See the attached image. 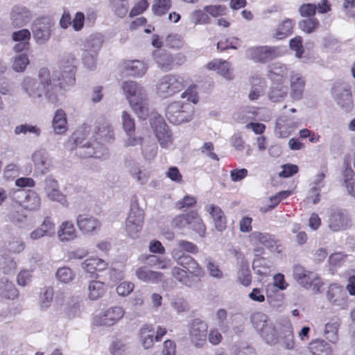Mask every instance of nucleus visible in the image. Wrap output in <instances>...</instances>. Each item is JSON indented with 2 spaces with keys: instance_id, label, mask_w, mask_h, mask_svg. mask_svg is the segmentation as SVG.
<instances>
[{
  "instance_id": "obj_35",
  "label": "nucleus",
  "mask_w": 355,
  "mask_h": 355,
  "mask_svg": "<svg viewBox=\"0 0 355 355\" xmlns=\"http://www.w3.org/2000/svg\"><path fill=\"white\" fill-rule=\"evenodd\" d=\"M108 264L106 261L97 257L87 259L81 263L82 268L91 275H94L96 272L105 270Z\"/></svg>"
},
{
  "instance_id": "obj_27",
  "label": "nucleus",
  "mask_w": 355,
  "mask_h": 355,
  "mask_svg": "<svg viewBox=\"0 0 355 355\" xmlns=\"http://www.w3.org/2000/svg\"><path fill=\"white\" fill-rule=\"evenodd\" d=\"M289 73L287 65L275 62L268 66V76L272 83H284Z\"/></svg>"
},
{
  "instance_id": "obj_52",
  "label": "nucleus",
  "mask_w": 355,
  "mask_h": 355,
  "mask_svg": "<svg viewBox=\"0 0 355 355\" xmlns=\"http://www.w3.org/2000/svg\"><path fill=\"white\" fill-rule=\"evenodd\" d=\"M0 268L5 274L13 273L17 268V263L10 256L6 253H1Z\"/></svg>"
},
{
  "instance_id": "obj_51",
  "label": "nucleus",
  "mask_w": 355,
  "mask_h": 355,
  "mask_svg": "<svg viewBox=\"0 0 355 355\" xmlns=\"http://www.w3.org/2000/svg\"><path fill=\"white\" fill-rule=\"evenodd\" d=\"M112 12L118 17L123 18L128 12V0H108Z\"/></svg>"
},
{
  "instance_id": "obj_30",
  "label": "nucleus",
  "mask_w": 355,
  "mask_h": 355,
  "mask_svg": "<svg viewBox=\"0 0 355 355\" xmlns=\"http://www.w3.org/2000/svg\"><path fill=\"white\" fill-rule=\"evenodd\" d=\"M32 160L35 170L42 175L46 173L51 167V160L47 153L44 150L35 152L32 155Z\"/></svg>"
},
{
  "instance_id": "obj_33",
  "label": "nucleus",
  "mask_w": 355,
  "mask_h": 355,
  "mask_svg": "<svg viewBox=\"0 0 355 355\" xmlns=\"http://www.w3.org/2000/svg\"><path fill=\"white\" fill-rule=\"evenodd\" d=\"M153 57L158 67L164 71L172 70V54L164 49H157L153 51Z\"/></svg>"
},
{
  "instance_id": "obj_55",
  "label": "nucleus",
  "mask_w": 355,
  "mask_h": 355,
  "mask_svg": "<svg viewBox=\"0 0 355 355\" xmlns=\"http://www.w3.org/2000/svg\"><path fill=\"white\" fill-rule=\"evenodd\" d=\"M171 7V0H154L152 11L157 16L165 15Z\"/></svg>"
},
{
  "instance_id": "obj_26",
  "label": "nucleus",
  "mask_w": 355,
  "mask_h": 355,
  "mask_svg": "<svg viewBox=\"0 0 355 355\" xmlns=\"http://www.w3.org/2000/svg\"><path fill=\"white\" fill-rule=\"evenodd\" d=\"M49 83L50 84L46 87L44 95L50 103H56L60 100L61 89L68 85L62 79L56 80L52 79L51 77H50Z\"/></svg>"
},
{
  "instance_id": "obj_36",
  "label": "nucleus",
  "mask_w": 355,
  "mask_h": 355,
  "mask_svg": "<svg viewBox=\"0 0 355 355\" xmlns=\"http://www.w3.org/2000/svg\"><path fill=\"white\" fill-rule=\"evenodd\" d=\"M341 321L338 316H333L325 324L324 335L331 343L338 340V333Z\"/></svg>"
},
{
  "instance_id": "obj_56",
  "label": "nucleus",
  "mask_w": 355,
  "mask_h": 355,
  "mask_svg": "<svg viewBox=\"0 0 355 355\" xmlns=\"http://www.w3.org/2000/svg\"><path fill=\"white\" fill-rule=\"evenodd\" d=\"M8 218L13 224L19 225L26 220L27 216L24 213L22 209L12 208L8 214Z\"/></svg>"
},
{
  "instance_id": "obj_13",
  "label": "nucleus",
  "mask_w": 355,
  "mask_h": 355,
  "mask_svg": "<svg viewBox=\"0 0 355 355\" xmlns=\"http://www.w3.org/2000/svg\"><path fill=\"white\" fill-rule=\"evenodd\" d=\"M53 21L49 17H42L35 21L32 32L33 38L39 44H45L51 37Z\"/></svg>"
},
{
  "instance_id": "obj_21",
  "label": "nucleus",
  "mask_w": 355,
  "mask_h": 355,
  "mask_svg": "<svg viewBox=\"0 0 355 355\" xmlns=\"http://www.w3.org/2000/svg\"><path fill=\"white\" fill-rule=\"evenodd\" d=\"M279 343L285 349L292 350L295 348L293 327L289 320L283 321V326L279 334Z\"/></svg>"
},
{
  "instance_id": "obj_50",
  "label": "nucleus",
  "mask_w": 355,
  "mask_h": 355,
  "mask_svg": "<svg viewBox=\"0 0 355 355\" xmlns=\"http://www.w3.org/2000/svg\"><path fill=\"white\" fill-rule=\"evenodd\" d=\"M205 263L207 270L211 277L217 279H221L224 277V273L220 268L218 263L212 258L209 257L205 258Z\"/></svg>"
},
{
  "instance_id": "obj_48",
  "label": "nucleus",
  "mask_w": 355,
  "mask_h": 355,
  "mask_svg": "<svg viewBox=\"0 0 355 355\" xmlns=\"http://www.w3.org/2000/svg\"><path fill=\"white\" fill-rule=\"evenodd\" d=\"M145 259L148 265L157 267L158 269H167L171 266V259L166 257H159L156 255L150 254L146 256Z\"/></svg>"
},
{
  "instance_id": "obj_40",
  "label": "nucleus",
  "mask_w": 355,
  "mask_h": 355,
  "mask_svg": "<svg viewBox=\"0 0 355 355\" xmlns=\"http://www.w3.org/2000/svg\"><path fill=\"white\" fill-rule=\"evenodd\" d=\"M0 295L8 300H15L19 295L17 289L6 277L0 279Z\"/></svg>"
},
{
  "instance_id": "obj_20",
  "label": "nucleus",
  "mask_w": 355,
  "mask_h": 355,
  "mask_svg": "<svg viewBox=\"0 0 355 355\" xmlns=\"http://www.w3.org/2000/svg\"><path fill=\"white\" fill-rule=\"evenodd\" d=\"M125 166L130 176L139 184L147 183L150 178V173L146 170L142 169L139 164L134 159H126Z\"/></svg>"
},
{
  "instance_id": "obj_49",
  "label": "nucleus",
  "mask_w": 355,
  "mask_h": 355,
  "mask_svg": "<svg viewBox=\"0 0 355 355\" xmlns=\"http://www.w3.org/2000/svg\"><path fill=\"white\" fill-rule=\"evenodd\" d=\"M336 99L338 104L345 110L349 111L353 105L352 96L349 89H343L340 94L336 95Z\"/></svg>"
},
{
  "instance_id": "obj_43",
  "label": "nucleus",
  "mask_w": 355,
  "mask_h": 355,
  "mask_svg": "<svg viewBox=\"0 0 355 355\" xmlns=\"http://www.w3.org/2000/svg\"><path fill=\"white\" fill-rule=\"evenodd\" d=\"M106 292L104 282L101 281H90L88 285V297L91 300H97L102 297Z\"/></svg>"
},
{
  "instance_id": "obj_37",
  "label": "nucleus",
  "mask_w": 355,
  "mask_h": 355,
  "mask_svg": "<svg viewBox=\"0 0 355 355\" xmlns=\"http://www.w3.org/2000/svg\"><path fill=\"white\" fill-rule=\"evenodd\" d=\"M103 43V36L101 33L90 35L85 40L82 51L98 53Z\"/></svg>"
},
{
  "instance_id": "obj_16",
  "label": "nucleus",
  "mask_w": 355,
  "mask_h": 355,
  "mask_svg": "<svg viewBox=\"0 0 355 355\" xmlns=\"http://www.w3.org/2000/svg\"><path fill=\"white\" fill-rule=\"evenodd\" d=\"M44 191L46 197L53 202H58L64 207L69 206V202L59 187L58 182L51 176H48L44 180Z\"/></svg>"
},
{
  "instance_id": "obj_41",
  "label": "nucleus",
  "mask_w": 355,
  "mask_h": 355,
  "mask_svg": "<svg viewBox=\"0 0 355 355\" xmlns=\"http://www.w3.org/2000/svg\"><path fill=\"white\" fill-rule=\"evenodd\" d=\"M155 330L151 324L144 325L139 331V338L145 349H150L153 346Z\"/></svg>"
},
{
  "instance_id": "obj_24",
  "label": "nucleus",
  "mask_w": 355,
  "mask_h": 355,
  "mask_svg": "<svg viewBox=\"0 0 355 355\" xmlns=\"http://www.w3.org/2000/svg\"><path fill=\"white\" fill-rule=\"evenodd\" d=\"M328 301L334 306L345 309L347 306V295L343 290L342 286L338 284H331L327 292Z\"/></svg>"
},
{
  "instance_id": "obj_15",
  "label": "nucleus",
  "mask_w": 355,
  "mask_h": 355,
  "mask_svg": "<svg viewBox=\"0 0 355 355\" xmlns=\"http://www.w3.org/2000/svg\"><path fill=\"white\" fill-rule=\"evenodd\" d=\"M76 223L78 230L84 235H94L101 228V220L94 216L89 214H79L76 219Z\"/></svg>"
},
{
  "instance_id": "obj_10",
  "label": "nucleus",
  "mask_w": 355,
  "mask_h": 355,
  "mask_svg": "<svg viewBox=\"0 0 355 355\" xmlns=\"http://www.w3.org/2000/svg\"><path fill=\"white\" fill-rule=\"evenodd\" d=\"M144 211L137 203L132 204L125 222V231L129 237L137 239L142 229Z\"/></svg>"
},
{
  "instance_id": "obj_53",
  "label": "nucleus",
  "mask_w": 355,
  "mask_h": 355,
  "mask_svg": "<svg viewBox=\"0 0 355 355\" xmlns=\"http://www.w3.org/2000/svg\"><path fill=\"white\" fill-rule=\"evenodd\" d=\"M294 22L292 19H287L284 20L277 27L276 30V37L277 39H283L292 33Z\"/></svg>"
},
{
  "instance_id": "obj_6",
  "label": "nucleus",
  "mask_w": 355,
  "mask_h": 355,
  "mask_svg": "<svg viewBox=\"0 0 355 355\" xmlns=\"http://www.w3.org/2000/svg\"><path fill=\"white\" fill-rule=\"evenodd\" d=\"M293 277L296 282L306 289H309L315 293L321 292L323 282L315 272L306 270L300 265L293 267Z\"/></svg>"
},
{
  "instance_id": "obj_38",
  "label": "nucleus",
  "mask_w": 355,
  "mask_h": 355,
  "mask_svg": "<svg viewBox=\"0 0 355 355\" xmlns=\"http://www.w3.org/2000/svg\"><path fill=\"white\" fill-rule=\"evenodd\" d=\"M308 349L312 355H333L330 344L322 339L312 340L309 344Z\"/></svg>"
},
{
  "instance_id": "obj_47",
  "label": "nucleus",
  "mask_w": 355,
  "mask_h": 355,
  "mask_svg": "<svg viewBox=\"0 0 355 355\" xmlns=\"http://www.w3.org/2000/svg\"><path fill=\"white\" fill-rule=\"evenodd\" d=\"M189 216L191 217V222L189 225L192 228L200 237H205L206 234V227L202 220L198 216L197 212L191 211L189 212Z\"/></svg>"
},
{
  "instance_id": "obj_25",
  "label": "nucleus",
  "mask_w": 355,
  "mask_h": 355,
  "mask_svg": "<svg viewBox=\"0 0 355 355\" xmlns=\"http://www.w3.org/2000/svg\"><path fill=\"white\" fill-rule=\"evenodd\" d=\"M306 85L305 78L299 73L293 72L290 78V95L293 100L300 101L303 97Z\"/></svg>"
},
{
  "instance_id": "obj_45",
  "label": "nucleus",
  "mask_w": 355,
  "mask_h": 355,
  "mask_svg": "<svg viewBox=\"0 0 355 355\" xmlns=\"http://www.w3.org/2000/svg\"><path fill=\"white\" fill-rule=\"evenodd\" d=\"M171 276L182 284L191 287L193 285V279L189 272L183 268L175 266L171 270Z\"/></svg>"
},
{
  "instance_id": "obj_22",
  "label": "nucleus",
  "mask_w": 355,
  "mask_h": 355,
  "mask_svg": "<svg viewBox=\"0 0 355 355\" xmlns=\"http://www.w3.org/2000/svg\"><path fill=\"white\" fill-rule=\"evenodd\" d=\"M349 225L348 216L341 209H332L329 219V227L334 232L345 230Z\"/></svg>"
},
{
  "instance_id": "obj_57",
  "label": "nucleus",
  "mask_w": 355,
  "mask_h": 355,
  "mask_svg": "<svg viewBox=\"0 0 355 355\" xmlns=\"http://www.w3.org/2000/svg\"><path fill=\"white\" fill-rule=\"evenodd\" d=\"M40 230L45 234L46 237H53L55 234V227L53 220L46 216L44 218L42 224L39 226Z\"/></svg>"
},
{
  "instance_id": "obj_46",
  "label": "nucleus",
  "mask_w": 355,
  "mask_h": 355,
  "mask_svg": "<svg viewBox=\"0 0 355 355\" xmlns=\"http://www.w3.org/2000/svg\"><path fill=\"white\" fill-rule=\"evenodd\" d=\"M238 280L244 286H248L252 282V277L248 263L242 260L238 271Z\"/></svg>"
},
{
  "instance_id": "obj_7",
  "label": "nucleus",
  "mask_w": 355,
  "mask_h": 355,
  "mask_svg": "<svg viewBox=\"0 0 355 355\" xmlns=\"http://www.w3.org/2000/svg\"><path fill=\"white\" fill-rule=\"evenodd\" d=\"M185 83L182 76L174 74L165 75L157 84V93L163 98L172 96L185 87Z\"/></svg>"
},
{
  "instance_id": "obj_58",
  "label": "nucleus",
  "mask_w": 355,
  "mask_h": 355,
  "mask_svg": "<svg viewBox=\"0 0 355 355\" xmlns=\"http://www.w3.org/2000/svg\"><path fill=\"white\" fill-rule=\"evenodd\" d=\"M56 277L61 282L69 283L74 279L75 274L69 267H62L58 269Z\"/></svg>"
},
{
  "instance_id": "obj_12",
  "label": "nucleus",
  "mask_w": 355,
  "mask_h": 355,
  "mask_svg": "<svg viewBox=\"0 0 355 355\" xmlns=\"http://www.w3.org/2000/svg\"><path fill=\"white\" fill-rule=\"evenodd\" d=\"M76 62L75 55L71 53H64L61 58L60 74L58 73H55V74L58 76V77H61V79L67 85H73L75 83Z\"/></svg>"
},
{
  "instance_id": "obj_14",
  "label": "nucleus",
  "mask_w": 355,
  "mask_h": 355,
  "mask_svg": "<svg viewBox=\"0 0 355 355\" xmlns=\"http://www.w3.org/2000/svg\"><path fill=\"white\" fill-rule=\"evenodd\" d=\"M123 309L119 306L109 308L94 318L93 323L96 326L110 327L117 323L124 315Z\"/></svg>"
},
{
  "instance_id": "obj_11",
  "label": "nucleus",
  "mask_w": 355,
  "mask_h": 355,
  "mask_svg": "<svg viewBox=\"0 0 355 355\" xmlns=\"http://www.w3.org/2000/svg\"><path fill=\"white\" fill-rule=\"evenodd\" d=\"M282 54L279 47L270 46H254L246 51L248 58L261 63H266L281 56Z\"/></svg>"
},
{
  "instance_id": "obj_62",
  "label": "nucleus",
  "mask_w": 355,
  "mask_h": 355,
  "mask_svg": "<svg viewBox=\"0 0 355 355\" xmlns=\"http://www.w3.org/2000/svg\"><path fill=\"white\" fill-rule=\"evenodd\" d=\"M191 222V217L189 213L187 214L178 215L174 217L171 221V226L174 228L182 230Z\"/></svg>"
},
{
  "instance_id": "obj_34",
  "label": "nucleus",
  "mask_w": 355,
  "mask_h": 355,
  "mask_svg": "<svg viewBox=\"0 0 355 355\" xmlns=\"http://www.w3.org/2000/svg\"><path fill=\"white\" fill-rule=\"evenodd\" d=\"M52 128L55 134H64L67 129V117L65 111L62 109H58L53 117Z\"/></svg>"
},
{
  "instance_id": "obj_3",
  "label": "nucleus",
  "mask_w": 355,
  "mask_h": 355,
  "mask_svg": "<svg viewBox=\"0 0 355 355\" xmlns=\"http://www.w3.org/2000/svg\"><path fill=\"white\" fill-rule=\"evenodd\" d=\"M252 324L263 341L270 345L279 343V334L283 326V321L274 323L268 316L261 312H256L250 317Z\"/></svg>"
},
{
  "instance_id": "obj_54",
  "label": "nucleus",
  "mask_w": 355,
  "mask_h": 355,
  "mask_svg": "<svg viewBox=\"0 0 355 355\" xmlns=\"http://www.w3.org/2000/svg\"><path fill=\"white\" fill-rule=\"evenodd\" d=\"M29 63L28 55L21 53L13 58L12 68L16 72H23Z\"/></svg>"
},
{
  "instance_id": "obj_9",
  "label": "nucleus",
  "mask_w": 355,
  "mask_h": 355,
  "mask_svg": "<svg viewBox=\"0 0 355 355\" xmlns=\"http://www.w3.org/2000/svg\"><path fill=\"white\" fill-rule=\"evenodd\" d=\"M171 257L178 265L180 266L189 274L196 277H201L205 271L198 261L191 256L184 253L180 249H173Z\"/></svg>"
},
{
  "instance_id": "obj_31",
  "label": "nucleus",
  "mask_w": 355,
  "mask_h": 355,
  "mask_svg": "<svg viewBox=\"0 0 355 355\" xmlns=\"http://www.w3.org/2000/svg\"><path fill=\"white\" fill-rule=\"evenodd\" d=\"M135 275L139 280L149 284H158L164 278L162 272L149 270L144 266L137 268Z\"/></svg>"
},
{
  "instance_id": "obj_4",
  "label": "nucleus",
  "mask_w": 355,
  "mask_h": 355,
  "mask_svg": "<svg viewBox=\"0 0 355 355\" xmlns=\"http://www.w3.org/2000/svg\"><path fill=\"white\" fill-rule=\"evenodd\" d=\"M55 76L56 74L51 75L47 69H42L39 72V79L26 77L21 83V88L34 102H40L46 87L50 84V77Z\"/></svg>"
},
{
  "instance_id": "obj_5",
  "label": "nucleus",
  "mask_w": 355,
  "mask_h": 355,
  "mask_svg": "<svg viewBox=\"0 0 355 355\" xmlns=\"http://www.w3.org/2000/svg\"><path fill=\"white\" fill-rule=\"evenodd\" d=\"M193 114V107L191 103L174 101L167 106L165 116L171 123L180 125L191 121Z\"/></svg>"
},
{
  "instance_id": "obj_28",
  "label": "nucleus",
  "mask_w": 355,
  "mask_h": 355,
  "mask_svg": "<svg viewBox=\"0 0 355 355\" xmlns=\"http://www.w3.org/2000/svg\"><path fill=\"white\" fill-rule=\"evenodd\" d=\"M57 235L60 241L70 242L78 237V232L72 221L64 220L58 226Z\"/></svg>"
},
{
  "instance_id": "obj_60",
  "label": "nucleus",
  "mask_w": 355,
  "mask_h": 355,
  "mask_svg": "<svg viewBox=\"0 0 355 355\" xmlns=\"http://www.w3.org/2000/svg\"><path fill=\"white\" fill-rule=\"evenodd\" d=\"M300 28L306 33H311L315 31L318 26L319 21L317 19L311 17L302 20L299 23Z\"/></svg>"
},
{
  "instance_id": "obj_1",
  "label": "nucleus",
  "mask_w": 355,
  "mask_h": 355,
  "mask_svg": "<svg viewBox=\"0 0 355 355\" xmlns=\"http://www.w3.org/2000/svg\"><path fill=\"white\" fill-rule=\"evenodd\" d=\"M85 129L79 128L73 134L71 139L77 146L76 151L83 157H95L105 159L109 153L103 143L110 142L114 139V129L110 121L105 118H100L95 128L94 141L83 143Z\"/></svg>"
},
{
  "instance_id": "obj_29",
  "label": "nucleus",
  "mask_w": 355,
  "mask_h": 355,
  "mask_svg": "<svg viewBox=\"0 0 355 355\" xmlns=\"http://www.w3.org/2000/svg\"><path fill=\"white\" fill-rule=\"evenodd\" d=\"M207 68L209 70L215 71L216 73L225 79L232 80L233 78L232 68L230 62L219 59H215L207 64Z\"/></svg>"
},
{
  "instance_id": "obj_64",
  "label": "nucleus",
  "mask_w": 355,
  "mask_h": 355,
  "mask_svg": "<svg viewBox=\"0 0 355 355\" xmlns=\"http://www.w3.org/2000/svg\"><path fill=\"white\" fill-rule=\"evenodd\" d=\"M121 124L125 132L135 130L134 118L126 111H123L121 114Z\"/></svg>"
},
{
  "instance_id": "obj_32",
  "label": "nucleus",
  "mask_w": 355,
  "mask_h": 355,
  "mask_svg": "<svg viewBox=\"0 0 355 355\" xmlns=\"http://www.w3.org/2000/svg\"><path fill=\"white\" fill-rule=\"evenodd\" d=\"M298 127L297 122H290L286 117H280L277 120L275 133L280 138H286Z\"/></svg>"
},
{
  "instance_id": "obj_61",
  "label": "nucleus",
  "mask_w": 355,
  "mask_h": 355,
  "mask_svg": "<svg viewBox=\"0 0 355 355\" xmlns=\"http://www.w3.org/2000/svg\"><path fill=\"white\" fill-rule=\"evenodd\" d=\"M98 54L83 51V63L88 69L93 70L96 68Z\"/></svg>"
},
{
  "instance_id": "obj_19",
  "label": "nucleus",
  "mask_w": 355,
  "mask_h": 355,
  "mask_svg": "<svg viewBox=\"0 0 355 355\" xmlns=\"http://www.w3.org/2000/svg\"><path fill=\"white\" fill-rule=\"evenodd\" d=\"M31 10L21 5L14 6L10 12L11 24L15 28H20L26 25L32 19Z\"/></svg>"
},
{
  "instance_id": "obj_39",
  "label": "nucleus",
  "mask_w": 355,
  "mask_h": 355,
  "mask_svg": "<svg viewBox=\"0 0 355 355\" xmlns=\"http://www.w3.org/2000/svg\"><path fill=\"white\" fill-rule=\"evenodd\" d=\"M288 94L287 86L284 83H273L268 93L269 100L273 103H279L284 100Z\"/></svg>"
},
{
  "instance_id": "obj_23",
  "label": "nucleus",
  "mask_w": 355,
  "mask_h": 355,
  "mask_svg": "<svg viewBox=\"0 0 355 355\" xmlns=\"http://www.w3.org/2000/svg\"><path fill=\"white\" fill-rule=\"evenodd\" d=\"M205 211L211 217L214 227L218 232H223L227 228V218L220 207L214 204L207 205Z\"/></svg>"
},
{
  "instance_id": "obj_2",
  "label": "nucleus",
  "mask_w": 355,
  "mask_h": 355,
  "mask_svg": "<svg viewBox=\"0 0 355 355\" xmlns=\"http://www.w3.org/2000/svg\"><path fill=\"white\" fill-rule=\"evenodd\" d=\"M130 107L139 118L145 119L148 115V100L146 89L135 81H125L121 85Z\"/></svg>"
},
{
  "instance_id": "obj_17",
  "label": "nucleus",
  "mask_w": 355,
  "mask_h": 355,
  "mask_svg": "<svg viewBox=\"0 0 355 355\" xmlns=\"http://www.w3.org/2000/svg\"><path fill=\"white\" fill-rule=\"evenodd\" d=\"M207 329V324L199 319H196L192 322L189 328V336L195 347L200 348L205 345Z\"/></svg>"
},
{
  "instance_id": "obj_8",
  "label": "nucleus",
  "mask_w": 355,
  "mask_h": 355,
  "mask_svg": "<svg viewBox=\"0 0 355 355\" xmlns=\"http://www.w3.org/2000/svg\"><path fill=\"white\" fill-rule=\"evenodd\" d=\"M150 125L161 148H171L173 142V135L163 117L154 116L150 120Z\"/></svg>"
},
{
  "instance_id": "obj_18",
  "label": "nucleus",
  "mask_w": 355,
  "mask_h": 355,
  "mask_svg": "<svg viewBox=\"0 0 355 355\" xmlns=\"http://www.w3.org/2000/svg\"><path fill=\"white\" fill-rule=\"evenodd\" d=\"M250 241L253 245L261 244L269 249L272 253L279 254L282 247L275 236L268 234L254 232L250 235Z\"/></svg>"
},
{
  "instance_id": "obj_42",
  "label": "nucleus",
  "mask_w": 355,
  "mask_h": 355,
  "mask_svg": "<svg viewBox=\"0 0 355 355\" xmlns=\"http://www.w3.org/2000/svg\"><path fill=\"white\" fill-rule=\"evenodd\" d=\"M41 198L39 194L33 190H29L23 200L24 208L29 211H37L41 207Z\"/></svg>"
},
{
  "instance_id": "obj_63",
  "label": "nucleus",
  "mask_w": 355,
  "mask_h": 355,
  "mask_svg": "<svg viewBox=\"0 0 355 355\" xmlns=\"http://www.w3.org/2000/svg\"><path fill=\"white\" fill-rule=\"evenodd\" d=\"M344 184L347 193L355 197V175L352 171H346L345 174Z\"/></svg>"
},
{
  "instance_id": "obj_59",
  "label": "nucleus",
  "mask_w": 355,
  "mask_h": 355,
  "mask_svg": "<svg viewBox=\"0 0 355 355\" xmlns=\"http://www.w3.org/2000/svg\"><path fill=\"white\" fill-rule=\"evenodd\" d=\"M126 137L123 140V146L125 147H133L141 144L143 137L137 135L135 130L125 132Z\"/></svg>"
},
{
  "instance_id": "obj_44",
  "label": "nucleus",
  "mask_w": 355,
  "mask_h": 355,
  "mask_svg": "<svg viewBox=\"0 0 355 355\" xmlns=\"http://www.w3.org/2000/svg\"><path fill=\"white\" fill-rule=\"evenodd\" d=\"M125 69L128 73L132 76H143L147 69L148 66L140 60H130L125 63Z\"/></svg>"
}]
</instances>
